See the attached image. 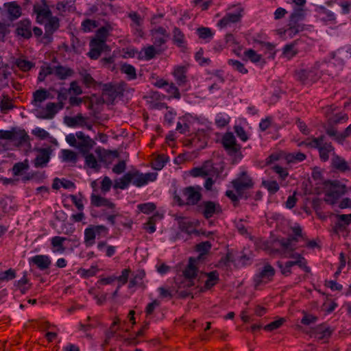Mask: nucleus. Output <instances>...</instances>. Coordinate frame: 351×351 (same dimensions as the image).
I'll return each mask as SVG.
<instances>
[{
  "mask_svg": "<svg viewBox=\"0 0 351 351\" xmlns=\"http://www.w3.org/2000/svg\"><path fill=\"white\" fill-rule=\"evenodd\" d=\"M66 141L71 147L77 148L82 155L88 153L95 145V141L82 132H77L75 134H68L66 136Z\"/></svg>",
  "mask_w": 351,
  "mask_h": 351,
  "instance_id": "obj_1",
  "label": "nucleus"
},
{
  "mask_svg": "<svg viewBox=\"0 0 351 351\" xmlns=\"http://www.w3.org/2000/svg\"><path fill=\"white\" fill-rule=\"evenodd\" d=\"M199 261V258H195L191 257L189 261V264L183 271L184 279L180 282H176V287L178 289L190 290L191 287L195 286L196 278L198 276V270L197 269V264Z\"/></svg>",
  "mask_w": 351,
  "mask_h": 351,
  "instance_id": "obj_2",
  "label": "nucleus"
},
{
  "mask_svg": "<svg viewBox=\"0 0 351 351\" xmlns=\"http://www.w3.org/2000/svg\"><path fill=\"white\" fill-rule=\"evenodd\" d=\"M228 12L217 23V26L221 29L231 28L240 23L243 18L244 10L241 5H232L228 9Z\"/></svg>",
  "mask_w": 351,
  "mask_h": 351,
  "instance_id": "obj_3",
  "label": "nucleus"
},
{
  "mask_svg": "<svg viewBox=\"0 0 351 351\" xmlns=\"http://www.w3.org/2000/svg\"><path fill=\"white\" fill-rule=\"evenodd\" d=\"M35 158L32 161L35 168H45L48 165L52 154V149L50 147H36L34 149Z\"/></svg>",
  "mask_w": 351,
  "mask_h": 351,
  "instance_id": "obj_4",
  "label": "nucleus"
},
{
  "mask_svg": "<svg viewBox=\"0 0 351 351\" xmlns=\"http://www.w3.org/2000/svg\"><path fill=\"white\" fill-rule=\"evenodd\" d=\"M183 196L185 197L186 202H184L179 196H175L180 205H195L201 199V193L194 186H188L182 190Z\"/></svg>",
  "mask_w": 351,
  "mask_h": 351,
  "instance_id": "obj_5",
  "label": "nucleus"
},
{
  "mask_svg": "<svg viewBox=\"0 0 351 351\" xmlns=\"http://www.w3.org/2000/svg\"><path fill=\"white\" fill-rule=\"evenodd\" d=\"M319 64H316L310 69H302L298 72V79L304 84L312 83L317 81L321 76L319 71Z\"/></svg>",
  "mask_w": 351,
  "mask_h": 351,
  "instance_id": "obj_6",
  "label": "nucleus"
},
{
  "mask_svg": "<svg viewBox=\"0 0 351 351\" xmlns=\"http://www.w3.org/2000/svg\"><path fill=\"white\" fill-rule=\"evenodd\" d=\"M129 173H131V183L137 187L145 185L149 182H153L157 178L156 173H142L137 170L130 171Z\"/></svg>",
  "mask_w": 351,
  "mask_h": 351,
  "instance_id": "obj_7",
  "label": "nucleus"
},
{
  "mask_svg": "<svg viewBox=\"0 0 351 351\" xmlns=\"http://www.w3.org/2000/svg\"><path fill=\"white\" fill-rule=\"evenodd\" d=\"M275 274L274 268L269 263H265L258 274L254 278V286L257 288L260 285L270 281Z\"/></svg>",
  "mask_w": 351,
  "mask_h": 351,
  "instance_id": "obj_8",
  "label": "nucleus"
},
{
  "mask_svg": "<svg viewBox=\"0 0 351 351\" xmlns=\"http://www.w3.org/2000/svg\"><path fill=\"white\" fill-rule=\"evenodd\" d=\"M199 211L201 212L205 218L209 219L214 215L221 213V206L215 202L204 201L198 206Z\"/></svg>",
  "mask_w": 351,
  "mask_h": 351,
  "instance_id": "obj_9",
  "label": "nucleus"
},
{
  "mask_svg": "<svg viewBox=\"0 0 351 351\" xmlns=\"http://www.w3.org/2000/svg\"><path fill=\"white\" fill-rule=\"evenodd\" d=\"M222 144L230 156H236L240 152L241 145L237 143L236 138L232 132H227L223 135Z\"/></svg>",
  "mask_w": 351,
  "mask_h": 351,
  "instance_id": "obj_10",
  "label": "nucleus"
},
{
  "mask_svg": "<svg viewBox=\"0 0 351 351\" xmlns=\"http://www.w3.org/2000/svg\"><path fill=\"white\" fill-rule=\"evenodd\" d=\"M232 184L239 195L243 191L253 186V182L252 179L247 176L245 171L241 172L239 178L232 180Z\"/></svg>",
  "mask_w": 351,
  "mask_h": 351,
  "instance_id": "obj_11",
  "label": "nucleus"
},
{
  "mask_svg": "<svg viewBox=\"0 0 351 351\" xmlns=\"http://www.w3.org/2000/svg\"><path fill=\"white\" fill-rule=\"evenodd\" d=\"M191 174L194 177L197 176H219V172L216 169L215 167H213L210 161H206L202 167L194 168L191 170Z\"/></svg>",
  "mask_w": 351,
  "mask_h": 351,
  "instance_id": "obj_12",
  "label": "nucleus"
},
{
  "mask_svg": "<svg viewBox=\"0 0 351 351\" xmlns=\"http://www.w3.org/2000/svg\"><path fill=\"white\" fill-rule=\"evenodd\" d=\"M15 33L17 36L24 39H29L32 37V23L28 19H23L16 23Z\"/></svg>",
  "mask_w": 351,
  "mask_h": 351,
  "instance_id": "obj_13",
  "label": "nucleus"
},
{
  "mask_svg": "<svg viewBox=\"0 0 351 351\" xmlns=\"http://www.w3.org/2000/svg\"><path fill=\"white\" fill-rule=\"evenodd\" d=\"M36 116L42 119H51L58 112V105L56 103L49 102L47 104L45 108L40 110H36Z\"/></svg>",
  "mask_w": 351,
  "mask_h": 351,
  "instance_id": "obj_14",
  "label": "nucleus"
},
{
  "mask_svg": "<svg viewBox=\"0 0 351 351\" xmlns=\"http://www.w3.org/2000/svg\"><path fill=\"white\" fill-rule=\"evenodd\" d=\"M11 141L15 142L16 146L27 145L31 148L30 138L24 130H12Z\"/></svg>",
  "mask_w": 351,
  "mask_h": 351,
  "instance_id": "obj_15",
  "label": "nucleus"
},
{
  "mask_svg": "<svg viewBox=\"0 0 351 351\" xmlns=\"http://www.w3.org/2000/svg\"><path fill=\"white\" fill-rule=\"evenodd\" d=\"M152 40L156 47H160L165 44L169 37V34L166 29L162 27H158L151 31Z\"/></svg>",
  "mask_w": 351,
  "mask_h": 351,
  "instance_id": "obj_16",
  "label": "nucleus"
},
{
  "mask_svg": "<svg viewBox=\"0 0 351 351\" xmlns=\"http://www.w3.org/2000/svg\"><path fill=\"white\" fill-rule=\"evenodd\" d=\"M90 51L88 53V56L93 60L97 59L101 51L108 49L107 45L104 41H96L91 40L90 42Z\"/></svg>",
  "mask_w": 351,
  "mask_h": 351,
  "instance_id": "obj_17",
  "label": "nucleus"
},
{
  "mask_svg": "<svg viewBox=\"0 0 351 351\" xmlns=\"http://www.w3.org/2000/svg\"><path fill=\"white\" fill-rule=\"evenodd\" d=\"M60 26L59 19L56 16H52L48 19L47 23L45 25V35L44 38L47 42H51L52 40L53 34L58 29Z\"/></svg>",
  "mask_w": 351,
  "mask_h": 351,
  "instance_id": "obj_18",
  "label": "nucleus"
},
{
  "mask_svg": "<svg viewBox=\"0 0 351 351\" xmlns=\"http://www.w3.org/2000/svg\"><path fill=\"white\" fill-rule=\"evenodd\" d=\"M65 241H69V239L58 236L53 237L51 240V245L53 246V252L60 254L64 253L66 250V247L64 246ZM69 241L78 242V239L76 237H74L73 238L70 239Z\"/></svg>",
  "mask_w": 351,
  "mask_h": 351,
  "instance_id": "obj_19",
  "label": "nucleus"
},
{
  "mask_svg": "<svg viewBox=\"0 0 351 351\" xmlns=\"http://www.w3.org/2000/svg\"><path fill=\"white\" fill-rule=\"evenodd\" d=\"M120 91L111 84H104L102 85V95L106 97L107 102L112 104Z\"/></svg>",
  "mask_w": 351,
  "mask_h": 351,
  "instance_id": "obj_20",
  "label": "nucleus"
},
{
  "mask_svg": "<svg viewBox=\"0 0 351 351\" xmlns=\"http://www.w3.org/2000/svg\"><path fill=\"white\" fill-rule=\"evenodd\" d=\"M328 184L330 186V188L327 191L335 199H338L341 195L346 193V186L343 184H340V183L338 181H326L324 182V185L326 187Z\"/></svg>",
  "mask_w": 351,
  "mask_h": 351,
  "instance_id": "obj_21",
  "label": "nucleus"
},
{
  "mask_svg": "<svg viewBox=\"0 0 351 351\" xmlns=\"http://www.w3.org/2000/svg\"><path fill=\"white\" fill-rule=\"evenodd\" d=\"M29 263L35 265L40 270L49 268L51 261L47 255H36L29 259Z\"/></svg>",
  "mask_w": 351,
  "mask_h": 351,
  "instance_id": "obj_22",
  "label": "nucleus"
},
{
  "mask_svg": "<svg viewBox=\"0 0 351 351\" xmlns=\"http://www.w3.org/2000/svg\"><path fill=\"white\" fill-rule=\"evenodd\" d=\"M337 221L333 226V231L337 234L342 231L351 223V214L350 215H337Z\"/></svg>",
  "mask_w": 351,
  "mask_h": 351,
  "instance_id": "obj_23",
  "label": "nucleus"
},
{
  "mask_svg": "<svg viewBox=\"0 0 351 351\" xmlns=\"http://www.w3.org/2000/svg\"><path fill=\"white\" fill-rule=\"evenodd\" d=\"M332 330L330 327H326L324 324H320L312 329V335L319 340L328 339Z\"/></svg>",
  "mask_w": 351,
  "mask_h": 351,
  "instance_id": "obj_24",
  "label": "nucleus"
},
{
  "mask_svg": "<svg viewBox=\"0 0 351 351\" xmlns=\"http://www.w3.org/2000/svg\"><path fill=\"white\" fill-rule=\"evenodd\" d=\"M4 7L7 9L8 18L11 21L21 16V8L15 1L5 3Z\"/></svg>",
  "mask_w": 351,
  "mask_h": 351,
  "instance_id": "obj_25",
  "label": "nucleus"
},
{
  "mask_svg": "<svg viewBox=\"0 0 351 351\" xmlns=\"http://www.w3.org/2000/svg\"><path fill=\"white\" fill-rule=\"evenodd\" d=\"M90 202L91 204L96 207L104 206L112 210L115 208V204L111 202L109 199L95 195V193L91 195Z\"/></svg>",
  "mask_w": 351,
  "mask_h": 351,
  "instance_id": "obj_26",
  "label": "nucleus"
},
{
  "mask_svg": "<svg viewBox=\"0 0 351 351\" xmlns=\"http://www.w3.org/2000/svg\"><path fill=\"white\" fill-rule=\"evenodd\" d=\"M33 97L32 104L37 108H40L41 103L49 98V93L47 90L41 88L33 93Z\"/></svg>",
  "mask_w": 351,
  "mask_h": 351,
  "instance_id": "obj_27",
  "label": "nucleus"
},
{
  "mask_svg": "<svg viewBox=\"0 0 351 351\" xmlns=\"http://www.w3.org/2000/svg\"><path fill=\"white\" fill-rule=\"evenodd\" d=\"M86 119L82 114H78L75 117L66 116L64 118V123L71 128H75L77 125L83 127L86 124Z\"/></svg>",
  "mask_w": 351,
  "mask_h": 351,
  "instance_id": "obj_28",
  "label": "nucleus"
},
{
  "mask_svg": "<svg viewBox=\"0 0 351 351\" xmlns=\"http://www.w3.org/2000/svg\"><path fill=\"white\" fill-rule=\"evenodd\" d=\"M73 74V70L69 67L62 65L55 66L54 75L60 80H66Z\"/></svg>",
  "mask_w": 351,
  "mask_h": 351,
  "instance_id": "obj_29",
  "label": "nucleus"
},
{
  "mask_svg": "<svg viewBox=\"0 0 351 351\" xmlns=\"http://www.w3.org/2000/svg\"><path fill=\"white\" fill-rule=\"evenodd\" d=\"M188 70V66H177L173 72L174 77L179 85L185 84L186 82V73Z\"/></svg>",
  "mask_w": 351,
  "mask_h": 351,
  "instance_id": "obj_30",
  "label": "nucleus"
},
{
  "mask_svg": "<svg viewBox=\"0 0 351 351\" xmlns=\"http://www.w3.org/2000/svg\"><path fill=\"white\" fill-rule=\"evenodd\" d=\"M176 219L178 221L179 228L182 232H184L189 234L195 232L192 223L188 219L179 217H177Z\"/></svg>",
  "mask_w": 351,
  "mask_h": 351,
  "instance_id": "obj_31",
  "label": "nucleus"
},
{
  "mask_svg": "<svg viewBox=\"0 0 351 351\" xmlns=\"http://www.w3.org/2000/svg\"><path fill=\"white\" fill-rule=\"evenodd\" d=\"M288 26L289 27L287 29L284 30L282 33L285 38H291L294 37L296 34L304 31V25H293L289 23Z\"/></svg>",
  "mask_w": 351,
  "mask_h": 351,
  "instance_id": "obj_32",
  "label": "nucleus"
},
{
  "mask_svg": "<svg viewBox=\"0 0 351 351\" xmlns=\"http://www.w3.org/2000/svg\"><path fill=\"white\" fill-rule=\"evenodd\" d=\"M172 34L174 44L182 49L184 48L186 41L184 33L178 27H174Z\"/></svg>",
  "mask_w": 351,
  "mask_h": 351,
  "instance_id": "obj_33",
  "label": "nucleus"
},
{
  "mask_svg": "<svg viewBox=\"0 0 351 351\" xmlns=\"http://www.w3.org/2000/svg\"><path fill=\"white\" fill-rule=\"evenodd\" d=\"M131 173H126L122 178L114 180L113 187L114 189H125L131 183Z\"/></svg>",
  "mask_w": 351,
  "mask_h": 351,
  "instance_id": "obj_34",
  "label": "nucleus"
},
{
  "mask_svg": "<svg viewBox=\"0 0 351 351\" xmlns=\"http://www.w3.org/2000/svg\"><path fill=\"white\" fill-rule=\"evenodd\" d=\"M304 17V12L302 9L295 10L291 14L289 23L293 25H303L301 22Z\"/></svg>",
  "mask_w": 351,
  "mask_h": 351,
  "instance_id": "obj_35",
  "label": "nucleus"
},
{
  "mask_svg": "<svg viewBox=\"0 0 351 351\" xmlns=\"http://www.w3.org/2000/svg\"><path fill=\"white\" fill-rule=\"evenodd\" d=\"M332 163L335 168L341 171H345L349 169L346 161L339 156L335 155V154H333Z\"/></svg>",
  "mask_w": 351,
  "mask_h": 351,
  "instance_id": "obj_36",
  "label": "nucleus"
},
{
  "mask_svg": "<svg viewBox=\"0 0 351 351\" xmlns=\"http://www.w3.org/2000/svg\"><path fill=\"white\" fill-rule=\"evenodd\" d=\"M112 29L110 25L104 26L97 29L95 38L93 40L96 41H104L106 43V39L108 36L109 32Z\"/></svg>",
  "mask_w": 351,
  "mask_h": 351,
  "instance_id": "obj_37",
  "label": "nucleus"
},
{
  "mask_svg": "<svg viewBox=\"0 0 351 351\" xmlns=\"http://www.w3.org/2000/svg\"><path fill=\"white\" fill-rule=\"evenodd\" d=\"M34 12L36 13V14H37V19H38L40 18V16H43L45 19H49L53 16L51 15V10H49V7L46 4H45L43 7L34 6Z\"/></svg>",
  "mask_w": 351,
  "mask_h": 351,
  "instance_id": "obj_38",
  "label": "nucleus"
},
{
  "mask_svg": "<svg viewBox=\"0 0 351 351\" xmlns=\"http://www.w3.org/2000/svg\"><path fill=\"white\" fill-rule=\"evenodd\" d=\"M334 150L330 143H324L319 149V156L322 160L326 161L329 158L328 154Z\"/></svg>",
  "mask_w": 351,
  "mask_h": 351,
  "instance_id": "obj_39",
  "label": "nucleus"
},
{
  "mask_svg": "<svg viewBox=\"0 0 351 351\" xmlns=\"http://www.w3.org/2000/svg\"><path fill=\"white\" fill-rule=\"evenodd\" d=\"M96 237L95 230L92 227L88 228L84 231V242L86 245H92L95 243Z\"/></svg>",
  "mask_w": 351,
  "mask_h": 351,
  "instance_id": "obj_40",
  "label": "nucleus"
},
{
  "mask_svg": "<svg viewBox=\"0 0 351 351\" xmlns=\"http://www.w3.org/2000/svg\"><path fill=\"white\" fill-rule=\"evenodd\" d=\"M29 168V160L25 159L23 162L15 163L12 167V172L14 176H19L23 171Z\"/></svg>",
  "mask_w": 351,
  "mask_h": 351,
  "instance_id": "obj_41",
  "label": "nucleus"
},
{
  "mask_svg": "<svg viewBox=\"0 0 351 351\" xmlns=\"http://www.w3.org/2000/svg\"><path fill=\"white\" fill-rule=\"evenodd\" d=\"M83 156L85 158L86 165L88 167L94 169L96 171H99L100 165L98 164L95 156L93 154L87 153L86 154Z\"/></svg>",
  "mask_w": 351,
  "mask_h": 351,
  "instance_id": "obj_42",
  "label": "nucleus"
},
{
  "mask_svg": "<svg viewBox=\"0 0 351 351\" xmlns=\"http://www.w3.org/2000/svg\"><path fill=\"white\" fill-rule=\"evenodd\" d=\"M121 71L128 75L129 80H134L136 78V69L131 64H123L121 67Z\"/></svg>",
  "mask_w": 351,
  "mask_h": 351,
  "instance_id": "obj_43",
  "label": "nucleus"
},
{
  "mask_svg": "<svg viewBox=\"0 0 351 351\" xmlns=\"http://www.w3.org/2000/svg\"><path fill=\"white\" fill-rule=\"evenodd\" d=\"M62 160L65 162H73L75 163L77 160V156L75 152L69 149H62Z\"/></svg>",
  "mask_w": 351,
  "mask_h": 351,
  "instance_id": "obj_44",
  "label": "nucleus"
},
{
  "mask_svg": "<svg viewBox=\"0 0 351 351\" xmlns=\"http://www.w3.org/2000/svg\"><path fill=\"white\" fill-rule=\"evenodd\" d=\"M197 33L200 38L204 40H210L213 36L211 29L208 27H199L197 29Z\"/></svg>",
  "mask_w": 351,
  "mask_h": 351,
  "instance_id": "obj_45",
  "label": "nucleus"
},
{
  "mask_svg": "<svg viewBox=\"0 0 351 351\" xmlns=\"http://www.w3.org/2000/svg\"><path fill=\"white\" fill-rule=\"evenodd\" d=\"M208 279L205 283V288L210 289L213 287L219 279L218 274L216 271L210 272L206 274Z\"/></svg>",
  "mask_w": 351,
  "mask_h": 351,
  "instance_id": "obj_46",
  "label": "nucleus"
},
{
  "mask_svg": "<svg viewBox=\"0 0 351 351\" xmlns=\"http://www.w3.org/2000/svg\"><path fill=\"white\" fill-rule=\"evenodd\" d=\"M11 99L8 95H4L3 99H0V108L2 112L7 111L13 108Z\"/></svg>",
  "mask_w": 351,
  "mask_h": 351,
  "instance_id": "obj_47",
  "label": "nucleus"
},
{
  "mask_svg": "<svg viewBox=\"0 0 351 351\" xmlns=\"http://www.w3.org/2000/svg\"><path fill=\"white\" fill-rule=\"evenodd\" d=\"M15 64L23 71H29L34 66L32 62L23 59H16Z\"/></svg>",
  "mask_w": 351,
  "mask_h": 351,
  "instance_id": "obj_48",
  "label": "nucleus"
},
{
  "mask_svg": "<svg viewBox=\"0 0 351 351\" xmlns=\"http://www.w3.org/2000/svg\"><path fill=\"white\" fill-rule=\"evenodd\" d=\"M306 158V156L301 152L289 154L286 156L288 162H300Z\"/></svg>",
  "mask_w": 351,
  "mask_h": 351,
  "instance_id": "obj_49",
  "label": "nucleus"
},
{
  "mask_svg": "<svg viewBox=\"0 0 351 351\" xmlns=\"http://www.w3.org/2000/svg\"><path fill=\"white\" fill-rule=\"evenodd\" d=\"M262 184L271 193H275L279 190V186L276 181L264 180Z\"/></svg>",
  "mask_w": 351,
  "mask_h": 351,
  "instance_id": "obj_50",
  "label": "nucleus"
},
{
  "mask_svg": "<svg viewBox=\"0 0 351 351\" xmlns=\"http://www.w3.org/2000/svg\"><path fill=\"white\" fill-rule=\"evenodd\" d=\"M11 75V72L7 68L1 72L0 75V86L4 88L8 86L9 77Z\"/></svg>",
  "mask_w": 351,
  "mask_h": 351,
  "instance_id": "obj_51",
  "label": "nucleus"
},
{
  "mask_svg": "<svg viewBox=\"0 0 351 351\" xmlns=\"http://www.w3.org/2000/svg\"><path fill=\"white\" fill-rule=\"evenodd\" d=\"M162 215L160 214L154 215L153 217L150 218V220L145 225V228L149 232L153 233L156 231V227L154 225V221L157 219H161Z\"/></svg>",
  "mask_w": 351,
  "mask_h": 351,
  "instance_id": "obj_52",
  "label": "nucleus"
},
{
  "mask_svg": "<svg viewBox=\"0 0 351 351\" xmlns=\"http://www.w3.org/2000/svg\"><path fill=\"white\" fill-rule=\"evenodd\" d=\"M16 277L15 271L12 269H9L5 271L0 273V281H9Z\"/></svg>",
  "mask_w": 351,
  "mask_h": 351,
  "instance_id": "obj_53",
  "label": "nucleus"
},
{
  "mask_svg": "<svg viewBox=\"0 0 351 351\" xmlns=\"http://www.w3.org/2000/svg\"><path fill=\"white\" fill-rule=\"evenodd\" d=\"M295 43V42H294L291 44L287 45L284 47L283 55L285 57L290 58H292L296 53V52L294 49Z\"/></svg>",
  "mask_w": 351,
  "mask_h": 351,
  "instance_id": "obj_54",
  "label": "nucleus"
},
{
  "mask_svg": "<svg viewBox=\"0 0 351 351\" xmlns=\"http://www.w3.org/2000/svg\"><path fill=\"white\" fill-rule=\"evenodd\" d=\"M229 64L233 66V68L241 73H247V70L245 68L244 65L239 60H230L228 61Z\"/></svg>",
  "mask_w": 351,
  "mask_h": 351,
  "instance_id": "obj_55",
  "label": "nucleus"
},
{
  "mask_svg": "<svg viewBox=\"0 0 351 351\" xmlns=\"http://www.w3.org/2000/svg\"><path fill=\"white\" fill-rule=\"evenodd\" d=\"M348 119V117L346 114H336L335 115L329 118V122L330 124H338L346 121Z\"/></svg>",
  "mask_w": 351,
  "mask_h": 351,
  "instance_id": "obj_56",
  "label": "nucleus"
},
{
  "mask_svg": "<svg viewBox=\"0 0 351 351\" xmlns=\"http://www.w3.org/2000/svg\"><path fill=\"white\" fill-rule=\"evenodd\" d=\"M245 55L247 56L252 62H258L261 60V56L258 54L253 49H248L245 51Z\"/></svg>",
  "mask_w": 351,
  "mask_h": 351,
  "instance_id": "obj_57",
  "label": "nucleus"
},
{
  "mask_svg": "<svg viewBox=\"0 0 351 351\" xmlns=\"http://www.w3.org/2000/svg\"><path fill=\"white\" fill-rule=\"evenodd\" d=\"M324 136L313 138L312 140L308 141L306 146L313 148H317L319 149L322 145L324 143Z\"/></svg>",
  "mask_w": 351,
  "mask_h": 351,
  "instance_id": "obj_58",
  "label": "nucleus"
},
{
  "mask_svg": "<svg viewBox=\"0 0 351 351\" xmlns=\"http://www.w3.org/2000/svg\"><path fill=\"white\" fill-rule=\"evenodd\" d=\"M261 48L269 53V58H274L275 55L274 45L270 43L261 42Z\"/></svg>",
  "mask_w": 351,
  "mask_h": 351,
  "instance_id": "obj_59",
  "label": "nucleus"
},
{
  "mask_svg": "<svg viewBox=\"0 0 351 351\" xmlns=\"http://www.w3.org/2000/svg\"><path fill=\"white\" fill-rule=\"evenodd\" d=\"M138 209L145 213L149 214L150 212L156 209V205L154 203H146L138 205Z\"/></svg>",
  "mask_w": 351,
  "mask_h": 351,
  "instance_id": "obj_60",
  "label": "nucleus"
},
{
  "mask_svg": "<svg viewBox=\"0 0 351 351\" xmlns=\"http://www.w3.org/2000/svg\"><path fill=\"white\" fill-rule=\"evenodd\" d=\"M167 161L168 157H166L164 155L158 156L154 164V168L157 170L162 169Z\"/></svg>",
  "mask_w": 351,
  "mask_h": 351,
  "instance_id": "obj_61",
  "label": "nucleus"
},
{
  "mask_svg": "<svg viewBox=\"0 0 351 351\" xmlns=\"http://www.w3.org/2000/svg\"><path fill=\"white\" fill-rule=\"evenodd\" d=\"M285 322L283 318H280L278 320L271 322L270 324L266 325L264 328L266 330L271 331L276 328H278Z\"/></svg>",
  "mask_w": 351,
  "mask_h": 351,
  "instance_id": "obj_62",
  "label": "nucleus"
},
{
  "mask_svg": "<svg viewBox=\"0 0 351 351\" xmlns=\"http://www.w3.org/2000/svg\"><path fill=\"white\" fill-rule=\"evenodd\" d=\"M32 134L40 139H45L49 136V132L40 128H36L32 130Z\"/></svg>",
  "mask_w": 351,
  "mask_h": 351,
  "instance_id": "obj_63",
  "label": "nucleus"
},
{
  "mask_svg": "<svg viewBox=\"0 0 351 351\" xmlns=\"http://www.w3.org/2000/svg\"><path fill=\"white\" fill-rule=\"evenodd\" d=\"M144 54H145V58L147 60L152 59L156 53V51L154 46L150 45L143 49Z\"/></svg>",
  "mask_w": 351,
  "mask_h": 351,
  "instance_id": "obj_64",
  "label": "nucleus"
}]
</instances>
